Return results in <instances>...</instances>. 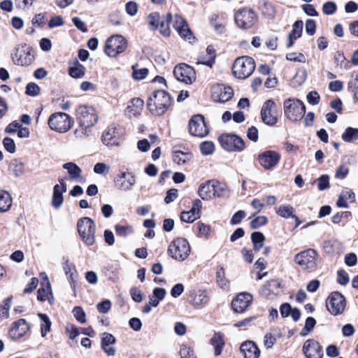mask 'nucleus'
I'll list each match as a JSON object with an SVG mask.
<instances>
[{"label": "nucleus", "instance_id": "f257e3e1", "mask_svg": "<svg viewBox=\"0 0 358 358\" xmlns=\"http://www.w3.org/2000/svg\"><path fill=\"white\" fill-rule=\"evenodd\" d=\"M76 115L80 129H76L75 134L77 137L82 138L87 135V129L94 126L98 117L94 109L86 105L78 106Z\"/></svg>", "mask_w": 358, "mask_h": 358}, {"label": "nucleus", "instance_id": "f03ea898", "mask_svg": "<svg viewBox=\"0 0 358 358\" xmlns=\"http://www.w3.org/2000/svg\"><path fill=\"white\" fill-rule=\"evenodd\" d=\"M171 103V96L165 90H156L148 98L147 107L153 115L160 116L166 112Z\"/></svg>", "mask_w": 358, "mask_h": 358}, {"label": "nucleus", "instance_id": "7ed1b4c3", "mask_svg": "<svg viewBox=\"0 0 358 358\" xmlns=\"http://www.w3.org/2000/svg\"><path fill=\"white\" fill-rule=\"evenodd\" d=\"M255 69V60L248 56L237 58L233 65L234 75L238 79H245L250 76Z\"/></svg>", "mask_w": 358, "mask_h": 358}, {"label": "nucleus", "instance_id": "20e7f679", "mask_svg": "<svg viewBox=\"0 0 358 358\" xmlns=\"http://www.w3.org/2000/svg\"><path fill=\"white\" fill-rule=\"evenodd\" d=\"M317 251L309 248L296 254L294 261L302 270L311 272L317 266Z\"/></svg>", "mask_w": 358, "mask_h": 358}, {"label": "nucleus", "instance_id": "39448f33", "mask_svg": "<svg viewBox=\"0 0 358 358\" xmlns=\"http://www.w3.org/2000/svg\"><path fill=\"white\" fill-rule=\"evenodd\" d=\"M77 228L82 240L87 245H92L95 243L94 222L90 217H83L78 220Z\"/></svg>", "mask_w": 358, "mask_h": 358}, {"label": "nucleus", "instance_id": "423d86ee", "mask_svg": "<svg viewBox=\"0 0 358 358\" xmlns=\"http://www.w3.org/2000/svg\"><path fill=\"white\" fill-rule=\"evenodd\" d=\"M168 252L171 257L180 262L185 260L190 253L189 242L184 238L174 239L169 246Z\"/></svg>", "mask_w": 358, "mask_h": 358}, {"label": "nucleus", "instance_id": "0eeeda50", "mask_svg": "<svg viewBox=\"0 0 358 358\" xmlns=\"http://www.w3.org/2000/svg\"><path fill=\"white\" fill-rule=\"evenodd\" d=\"M73 120L64 113H55L48 119V125L52 130L59 133L68 131L73 126Z\"/></svg>", "mask_w": 358, "mask_h": 358}, {"label": "nucleus", "instance_id": "6e6552de", "mask_svg": "<svg viewBox=\"0 0 358 358\" xmlns=\"http://www.w3.org/2000/svg\"><path fill=\"white\" fill-rule=\"evenodd\" d=\"M306 107L299 99H288L284 101V113L291 121L301 120L305 114Z\"/></svg>", "mask_w": 358, "mask_h": 358}, {"label": "nucleus", "instance_id": "1a4fd4ad", "mask_svg": "<svg viewBox=\"0 0 358 358\" xmlns=\"http://www.w3.org/2000/svg\"><path fill=\"white\" fill-rule=\"evenodd\" d=\"M127 47L126 39L121 35H115L107 39L104 52L110 57H115L119 54L124 52Z\"/></svg>", "mask_w": 358, "mask_h": 358}, {"label": "nucleus", "instance_id": "9d476101", "mask_svg": "<svg viewBox=\"0 0 358 358\" xmlns=\"http://www.w3.org/2000/svg\"><path fill=\"white\" fill-rule=\"evenodd\" d=\"M221 146L230 152H241L245 148V142L239 136L235 134H224L220 138Z\"/></svg>", "mask_w": 358, "mask_h": 358}, {"label": "nucleus", "instance_id": "9b49d317", "mask_svg": "<svg viewBox=\"0 0 358 358\" xmlns=\"http://www.w3.org/2000/svg\"><path fill=\"white\" fill-rule=\"evenodd\" d=\"M326 306L331 315H340L345 308V297L338 292H332L327 299Z\"/></svg>", "mask_w": 358, "mask_h": 358}, {"label": "nucleus", "instance_id": "f8f14e48", "mask_svg": "<svg viewBox=\"0 0 358 358\" xmlns=\"http://www.w3.org/2000/svg\"><path fill=\"white\" fill-rule=\"evenodd\" d=\"M261 117L265 124L273 126L278 121V110L275 103L272 99L265 101L261 110Z\"/></svg>", "mask_w": 358, "mask_h": 358}, {"label": "nucleus", "instance_id": "ddd939ff", "mask_svg": "<svg viewBox=\"0 0 358 358\" xmlns=\"http://www.w3.org/2000/svg\"><path fill=\"white\" fill-rule=\"evenodd\" d=\"M257 15L252 10L243 8L235 14V21L240 28L249 29L252 27L257 21Z\"/></svg>", "mask_w": 358, "mask_h": 358}, {"label": "nucleus", "instance_id": "4468645a", "mask_svg": "<svg viewBox=\"0 0 358 358\" xmlns=\"http://www.w3.org/2000/svg\"><path fill=\"white\" fill-rule=\"evenodd\" d=\"M189 131L191 135L203 138L208 134V129L201 115H194L189 122Z\"/></svg>", "mask_w": 358, "mask_h": 358}, {"label": "nucleus", "instance_id": "2eb2a0df", "mask_svg": "<svg viewBox=\"0 0 358 358\" xmlns=\"http://www.w3.org/2000/svg\"><path fill=\"white\" fill-rule=\"evenodd\" d=\"M34 58V56L31 52V49L27 45L17 48L15 52L12 55L14 64L20 66L30 65Z\"/></svg>", "mask_w": 358, "mask_h": 358}, {"label": "nucleus", "instance_id": "dca6fc26", "mask_svg": "<svg viewBox=\"0 0 358 358\" xmlns=\"http://www.w3.org/2000/svg\"><path fill=\"white\" fill-rule=\"evenodd\" d=\"M280 155L273 150H267L258 155L259 164L266 170H271L278 164Z\"/></svg>", "mask_w": 358, "mask_h": 358}, {"label": "nucleus", "instance_id": "f3484780", "mask_svg": "<svg viewBox=\"0 0 358 358\" xmlns=\"http://www.w3.org/2000/svg\"><path fill=\"white\" fill-rule=\"evenodd\" d=\"M115 187L122 191H129L136 183L135 176L131 172H122L114 180Z\"/></svg>", "mask_w": 358, "mask_h": 358}, {"label": "nucleus", "instance_id": "a211bd4d", "mask_svg": "<svg viewBox=\"0 0 358 358\" xmlns=\"http://www.w3.org/2000/svg\"><path fill=\"white\" fill-rule=\"evenodd\" d=\"M174 77L180 82L190 84L194 80V69L185 64L177 65L173 70Z\"/></svg>", "mask_w": 358, "mask_h": 358}, {"label": "nucleus", "instance_id": "6ab92c4d", "mask_svg": "<svg viewBox=\"0 0 358 358\" xmlns=\"http://www.w3.org/2000/svg\"><path fill=\"white\" fill-rule=\"evenodd\" d=\"M233 94L234 90L229 86L218 84L213 87L212 98L216 102H227L231 99Z\"/></svg>", "mask_w": 358, "mask_h": 358}, {"label": "nucleus", "instance_id": "aec40b11", "mask_svg": "<svg viewBox=\"0 0 358 358\" xmlns=\"http://www.w3.org/2000/svg\"><path fill=\"white\" fill-rule=\"evenodd\" d=\"M303 351L306 358H322L323 356L322 348L313 339H308L304 343Z\"/></svg>", "mask_w": 358, "mask_h": 358}, {"label": "nucleus", "instance_id": "412c9836", "mask_svg": "<svg viewBox=\"0 0 358 358\" xmlns=\"http://www.w3.org/2000/svg\"><path fill=\"white\" fill-rule=\"evenodd\" d=\"M252 301V296L249 293H241L233 299L231 306L236 313L244 312L250 305Z\"/></svg>", "mask_w": 358, "mask_h": 358}, {"label": "nucleus", "instance_id": "4be33fe9", "mask_svg": "<svg viewBox=\"0 0 358 358\" xmlns=\"http://www.w3.org/2000/svg\"><path fill=\"white\" fill-rule=\"evenodd\" d=\"M29 326L24 319H20L13 322L8 331V336L12 340H17L22 337L29 330Z\"/></svg>", "mask_w": 358, "mask_h": 358}, {"label": "nucleus", "instance_id": "5701e85b", "mask_svg": "<svg viewBox=\"0 0 358 358\" xmlns=\"http://www.w3.org/2000/svg\"><path fill=\"white\" fill-rule=\"evenodd\" d=\"M59 184L55 185L53 188V194L52 198V206L58 209L64 202L63 193L66 192V184L64 179L59 180Z\"/></svg>", "mask_w": 358, "mask_h": 358}, {"label": "nucleus", "instance_id": "b1692460", "mask_svg": "<svg viewBox=\"0 0 358 358\" xmlns=\"http://www.w3.org/2000/svg\"><path fill=\"white\" fill-rule=\"evenodd\" d=\"M66 169L68 176L63 178L64 180H69L76 182H81L83 180L82 169L73 162L65 163L62 166Z\"/></svg>", "mask_w": 358, "mask_h": 358}, {"label": "nucleus", "instance_id": "393cba45", "mask_svg": "<svg viewBox=\"0 0 358 358\" xmlns=\"http://www.w3.org/2000/svg\"><path fill=\"white\" fill-rule=\"evenodd\" d=\"M240 351L244 358H259L260 350L257 345L251 341L243 342L240 346Z\"/></svg>", "mask_w": 358, "mask_h": 358}, {"label": "nucleus", "instance_id": "a878e982", "mask_svg": "<svg viewBox=\"0 0 358 358\" xmlns=\"http://www.w3.org/2000/svg\"><path fill=\"white\" fill-rule=\"evenodd\" d=\"M144 102L139 98L132 99L125 109V115L129 117H138L141 115L143 108Z\"/></svg>", "mask_w": 358, "mask_h": 358}, {"label": "nucleus", "instance_id": "bb28decb", "mask_svg": "<svg viewBox=\"0 0 358 358\" xmlns=\"http://www.w3.org/2000/svg\"><path fill=\"white\" fill-rule=\"evenodd\" d=\"M198 194L203 200H211L215 198V182L208 181L200 185Z\"/></svg>", "mask_w": 358, "mask_h": 358}, {"label": "nucleus", "instance_id": "cd10ccee", "mask_svg": "<svg viewBox=\"0 0 358 358\" xmlns=\"http://www.w3.org/2000/svg\"><path fill=\"white\" fill-rule=\"evenodd\" d=\"M115 338L110 334L105 332L102 334L101 348L108 356H114L116 350L112 346L115 343Z\"/></svg>", "mask_w": 358, "mask_h": 358}, {"label": "nucleus", "instance_id": "c85d7f7f", "mask_svg": "<svg viewBox=\"0 0 358 358\" xmlns=\"http://www.w3.org/2000/svg\"><path fill=\"white\" fill-rule=\"evenodd\" d=\"M41 275H43V273H41ZM44 275V282L41 283V287L38 290L37 299L41 301L46 300L50 301V298H52L51 286L48 276L45 273Z\"/></svg>", "mask_w": 358, "mask_h": 358}, {"label": "nucleus", "instance_id": "c756f323", "mask_svg": "<svg viewBox=\"0 0 358 358\" xmlns=\"http://www.w3.org/2000/svg\"><path fill=\"white\" fill-rule=\"evenodd\" d=\"M206 55H200L198 58L197 64H203L209 67H212L215 63L216 57L215 50L211 45H208L206 48Z\"/></svg>", "mask_w": 358, "mask_h": 358}, {"label": "nucleus", "instance_id": "7c9ffc66", "mask_svg": "<svg viewBox=\"0 0 358 358\" xmlns=\"http://www.w3.org/2000/svg\"><path fill=\"white\" fill-rule=\"evenodd\" d=\"M303 23L301 20L296 21L292 25V31L289 34V42L287 45V48L293 45L294 41L300 38L303 31Z\"/></svg>", "mask_w": 358, "mask_h": 358}, {"label": "nucleus", "instance_id": "2f4dec72", "mask_svg": "<svg viewBox=\"0 0 358 358\" xmlns=\"http://www.w3.org/2000/svg\"><path fill=\"white\" fill-rule=\"evenodd\" d=\"M294 209L292 206L289 205H282L280 206L278 208H275V213L279 216L283 218H289L293 217L296 221V227H298L301 222L299 220V218L294 215Z\"/></svg>", "mask_w": 358, "mask_h": 358}, {"label": "nucleus", "instance_id": "473e14b6", "mask_svg": "<svg viewBox=\"0 0 358 358\" xmlns=\"http://www.w3.org/2000/svg\"><path fill=\"white\" fill-rule=\"evenodd\" d=\"M102 142L106 145H114L118 144V138L115 135V127H108L102 134Z\"/></svg>", "mask_w": 358, "mask_h": 358}, {"label": "nucleus", "instance_id": "72a5a7b5", "mask_svg": "<svg viewBox=\"0 0 358 358\" xmlns=\"http://www.w3.org/2000/svg\"><path fill=\"white\" fill-rule=\"evenodd\" d=\"M63 270L65 274L68 276V279L73 289H75L76 282L77 279V273L74 266L69 260H66L63 264Z\"/></svg>", "mask_w": 358, "mask_h": 358}, {"label": "nucleus", "instance_id": "f704fd0d", "mask_svg": "<svg viewBox=\"0 0 358 358\" xmlns=\"http://www.w3.org/2000/svg\"><path fill=\"white\" fill-rule=\"evenodd\" d=\"M280 287V282L277 280L267 281L262 288V294L264 296H269L271 294H276Z\"/></svg>", "mask_w": 358, "mask_h": 358}, {"label": "nucleus", "instance_id": "c9c22d12", "mask_svg": "<svg viewBox=\"0 0 358 358\" xmlns=\"http://www.w3.org/2000/svg\"><path fill=\"white\" fill-rule=\"evenodd\" d=\"M13 199L8 192L0 190V213L7 212L12 206Z\"/></svg>", "mask_w": 358, "mask_h": 358}, {"label": "nucleus", "instance_id": "e433bc0d", "mask_svg": "<svg viewBox=\"0 0 358 358\" xmlns=\"http://www.w3.org/2000/svg\"><path fill=\"white\" fill-rule=\"evenodd\" d=\"M210 344L214 347L215 355H220L222 352V348L224 345L223 335L220 332L215 333L210 339Z\"/></svg>", "mask_w": 358, "mask_h": 358}, {"label": "nucleus", "instance_id": "4c0bfd02", "mask_svg": "<svg viewBox=\"0 0 358 358\" xmlns=\"http://www.w3.org/2000/svg\"><path fill=\"white\" fill-rule=\"evenodd\" d=\"M192 158V155L189 152H182L180 150H174L173 159L178 164H184L189 162Z\"/></svg>", "mask_w": 358, "mask_h": 358}, {"label": "nucleus", "instance_id": "58836bf2", "mask_svg": "<svg viewBox=\"0 0 358 358\" xmlns=\"http://www.w3.org/2000/svg\"><path fill=\"white\" fill-rule=\"evenodd\" d=\"M208 302L207 293L204 290H199L194 295L192 304L196 307H203Z\"/></svg>", "mask_w": 358, "mask_h": 358}, {"label": "nucleus", "instance_id": "ea45409f", "mask_svg": "<svg viewBox=\"0 0 358 358\" xmlns=\"http://www.w3.org/2000/svg\"><path fill=\"white\" fill-rule=\"evenodd\" d=\"M69 73L73 78H81L85 74V68L83 65L76 62L74 66L69 69Z\"/></svg>", "mask_w": 358, "mask_h": 358}, {"label": "nucleus", "instance_id": "a19ab883", "mask_svg": "<svg viewBox=\"0 0 358 358\" xmlns=\"http://www.w3.org/2000/svg\"><path fill=\"white\" fill-rule=\"evenodd\" d=\"M342 139L347 143L357 141L358 139V129L348 127L342 134Z\"/></svg>", "mask_w": 358, "mask_h": 358}, {"label": "nucleus", "instance_id": "79ce46f5", "mask_svg": "<svg viewBox=\"0 0 358 358\" xmlns=\"http://www.w3.org/2000/svg\"><path fill=\"white\" fill-rule=\"evenodd\" d=\"M251 239L253 243L255 250L256 251H259L263 246V243L265 240L264 234L258 231L253 232L251 234Z\"/></svg>", "mask_w": 358, "mask_h": 358}, {"label": "nucleus", "instance_id": "37998d69", "mask_svg": "<svg viewBox=\"0 0 358 358\" xmlns=\"http://www.w3.org/2000/svg\"><path fill=\"white\" fill-rule=\"evenodd\" d=\"M146 20L150 29L151 30H155L158 28L161 18L159 14L157 12H155L150 13L147 17Z\"/></svg>", "mask_w": 358, "mask_h": 358}, {"label": "nucleus", "instance_id": "c03bdc74", "mask_svg": "<svg viewBox=\"0 0 358 358\" xmlns=\"http://www.w3.org/2000/svg\"><path fill=\"white\" fill-rule=\"evenodd\" d=\"M172 20L171 14H168L166 20H161L159 22V31L164 36H169L170 35L169 22Z\"/></svg>", "mask_w": 358, "mask_h": 358}, {"label": "nucleus", "instance_id": "a18cd8bd", "mask_svg": "<svg viewBox=\"0 0 358 358\" xmlns=\"http://www.w3.org/2000/svg\"><path fill=\"white\" fill-rule=\"evenodd\" d=\"M11 168L15 177H20L24 173V164L19 160H14L11 164Z\"/></svg>", "mask_w": 358, "mask_h": 358}, {"label": "nucleus", "instance_id": "49530a36", "mask_svg": "<svg viewBox=\"0 0 358 358\" xmlns=\"http://www.w3.org/2000/svg\"><path fill=\"white\" fill-rule=\"evenodd\" d=\"M38 316L42 320L41 325V335L42 336H45L47 332L50 329L51 322L48 317L45 314L39 313Z\"/></svg>", "mask_w": 358, "mask_h": 358}, {"label": "nucleus", "instance_id": "de8ad7c7", "mask_svg": "<svg viewBox=\"0 0 358 358\" xmlns=\"http://www.w3.org/2000/svg\"><path fill=\"white\" fill-rule=\"evenodd\" d=\"M93 170L94 173L97 174L106 176L107 174L109 173L110 167L108 164L102 162H99L94 165Z\"/></svg>", "mask_w": 358, "mask_h": 358}, {"label": "nucleus", "instance_id": "09e8293b", "mask_svg": "<svg viewBox=\"0 0 358 358\" xmlns=\"http://www.w3.org/2000/svg\"><path fill=\"white\" fill-rule=\"evenodd\" d=\"M200 150L203 155H211L215 150V145L212 141H204L200 144Z\"/></svg>", "mask_w": 358, "mask_h": 358}, {"label": "nucleus", "instance_id": "8fccbe9b", "mask_svg": "<svg viewBox=\"0 0 358 358\" xmlns=\"http://www.w3.org/2000/svg\"><path fill=\"white\" fill-rule=\"evenodd\" d=\"M316 324L315 320L312 317H308L306 320L304 327L301 331L300 334L302 336L308 335V334L313 329Z\"/></svg>", "mask_w": 358, "mask_h": 358}, {"label": "nucleus", "instance_id": "3c124183", "mask_svg": "<svg viewBox=\"0 0 358 358\" xmlns=\"http://www.w3.org/2000/svg\"><path fill=\"white\" fill-rule=\"evenodd\" d=\"M40 87L35 83H29L27 85L25 93L31 96H36L40 94Z\"/></svg>", "mask_w": 358, "mask_h": 358}, {"label": "nucleus", "instance_id": "603ef678", "mask_svg": "<svg viewBox=\"0 0 358 358\" xmlns=\"http://www.w3.org/2000/svg\"><path fill=\"white\" fill-rule=\"evenodd\" d=\"M180 358H195L193 350L186 344H182L180 349Z\"/></svg>", "mask_w": 358, "mask_h": 358}, {"label": "nucleus", "instance_id": "864d4df0", "mask_svg": "<svg viewBox=\"0 0 358 358\" xmlns=\"http://www.w3.org/2000/svg\"><path fill=\"white\" fill-rule=\"evenodd\" d=\"M337 9L336 4L333 1H327L322 6V12L326 15H333Z\"/></svg>", "mask_w": 358, "mask_h": 358}, {"label": "nucleus", "instance_id": "5fc2aeb1", "mask_svg": "<svg viewBox=\"0 0 358 358\" xmlns=\"http://www.w3.org/2000/svg\"><path fill=\"white\" fill-rule=\"evenodd\" d=\"M73 314L75 318L80 323L86 322L85 313L83 308L80 306H76L73 309Z\"/></svg>", "mask_w": 358, "mask_h": 358}, {"label": "nucleus", "instance_id": "6e6d98bb", "mask_svg": "<svg viewBox=\"0 0 358 358\" xmlns=\"http://www.w3.org/2000/svg\"><path fill=\"white\" fill-rule=\"evenodd\" d=\"M180 36L185 40L191 42L192 39H194L192 33L191 32L187 23L185 24L179 31H178Z\"/></svg>", "mask_w": 358, "mask_h": 358}, {"label": "nucleus", "instance_id": "4d7b16f0", "mask_svg": "<svg viewBox=\"0 0 358 358\" xmlns=\"http://www.w3.org/2000/svg\"><path fill=\"white\" fill-rule=\"evenodd\" d=\"M286 59L292 62H298L305 63L306 59L303 54L297 52H290L287 54Z\"/></svg>", "mask_w": 358, "mask_h": 358}, {"label": "nucleus", "instance_id": "13d9d810", "mask_svg": "<svg viewBox=\"0 0 358 358\" xmlns=\"http://www.w3.org/2000/svg\"><path fill=\"white\" fill-rule=\"evenodd\" d=\"M317 187L320 191H323L329 187V178L327 175H322L318 178Z\"/></svg>", "mask_w": 358, "mask_h": 358}, {"label": "nucleus", "instance_id": "bf43d9fd", "mask_svg": "<svg viewBox=\"0 0 358 358\" xmlns=\"http://www.w3.org/2000/svg\"><path fill=\"white\" fill-rule=\"evenodd\" d=\"M268 222V219L265 216H258L251 222V227L252 229H258L264 226Z\"/></svg>", "mask_w": 358, "mask_h": 358}, {"label": "nucleus", "instance_id": "052dcab7", "mask_svg": "<svg viewBox=\"0 0 358 358\" xmlns=\"http://www.w3.org/2000/svg\"><path fill=\"white\" fill-rule=\"evenodd\" d=\"M115 232L120 236H126L132 232V228L129 226L117 224L115 227Z\"/></svg>", "mask_w": 358, "mask_h": 358}, {"label": "nucleus", "instance_id": "680f3d73", "mask_svg": "<svg viewBox=\"0 0 358 358\" xmlns=\"http://www.w3.org/2000/svg\"><path fill=\"white\" fill-rule=\"evenodd\" d=\"M227 192V187L224 184L215 182V197H224Z\"/></svg>", "mask_w": 358, "mask_h": 358}, {"label": "nucleus", "instance_id": "e2e57ef3", "mask_svg": "<svg viewBox=\"0 0 358 358\" xmlns=\"http://www.w3.org/2000/svg\"><path fill=\"white\" fill-rule=\"evenodd\" d=\"M148 74V69L146 68H142L140 69H135L133 67V78L135 80H143L144 79Z\"/></svg>", "mask_w": 358, "mask_h": 358}, {"label": "nucleus", "instance_id": "0e129e2a", "mask_svg": "<svg viewBox=\"0 0 358 358\" xmlns=\"http://www.w3.org/2000/svg\"><path fill=\"white\" fill-rule=\"evenodd\" d=\"M3 144L5 149L10 153H14L15 152V143L14 141L9 138L6 137L3 140Z\"/></svg>", "mask_w": 358, "mask_h": 358}, {"label": "nucleus", "instance_id": "69168bd1", "mask_svg": "<svg viewBox=\"0 0 358 358\" xmlns=\"http://www.w3.org/2000/svg\"><path fill=\"white\" fill-rule=\"evenodd\" d=\"M187 24V22L181 16L176 15L173 19V27L178 31Z\"/></svg>", "mask_w": 358, "mask_h": 358}, {"label": "nucleus", "instance_id": "338daca9", "mask_svg": "<svg viewBox=\"0 0 358 358\" xmlns=\"http://www.w3.org/2000/svg\"><path fill=\"white\" fill-rule=\"evenodd\" d=\"M125 10L128 15L134 16L137 13L138 4L134 1H129L126 4Z\"/></svg>", "mask_w": 358, "mask_h": 358}, {"label": "nucleus", "instance_id": "774afa93", "mask_svg": "<svg viewBox=\"0 0 358 358\" xmlns=\"http://www.w3.org/2000/svg\"><path fill=\"white\" fill-rule=\"evenodd\" d=\"M349 173V168L344 164L339 166L336 171V177L337 178L343 179Z\"/></svg>", "mask_w": 358, "mask_h": 358}]
</instances>
